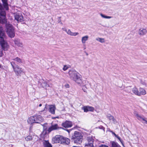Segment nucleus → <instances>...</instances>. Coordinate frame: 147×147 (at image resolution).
I'll return each mask as SVG.
<instances>
[{"instance_id": "1", "label": "nucleus", "mask_w": 147, "mask_h": 147, "mask_svg": "<svg viewBox=\"0 0 147 147\" xmlns=\"http://www.w3.org/2000/svg\"><path fill=\"white\" fill-rule=\"evenodd\" d=\"M69 74L70 78L80 85L84 86L86 83L85 80H82L80 74L75 70L69 71Z\"/></svg>"}, {"instance_id": "2", "label": "nucleus", "mask_w": 147, "mask_h": 147, "mask_svg": "<svg viewBox=\"0 0 147 147\" xmlns=\"http://www.w3.org/2000/svg\"><path fill=\"white\" fill-rule=\"evenodd\" d=\"M5 38V35L1 27L0 28V43L3 50L5 51L8 50L9 46L7 42L4 40Z\"/></svg>"}, {"instance_id": "3", "label": "nucleus", "mask_w": 147, "mask_h": 147, "mask_svg": "<svg viewBox=\"0 0 147 147\" xmlns=\"http://www.w3.org/2000/svg\"><path fill=\"white\" fill-rule=\"evenodd\" d=\"M11 65L13 69V71L16 75L17 76H21V74L24 73V69L20 67L18 65H16L15 66L13 65V64H15L13 61L10 62Z\"/></svg>"}, {"instance_id": "4", "label": "nucleus", "mask_w": 147, "mask_h": 147, "mask_svg": "<svg viewBox=\"0 0 147 147\" xmlns=\"http://www.w3.org/2000/svg\"><path fill=\"white\" fill-rule=\"evenodd\" d=\"M82 136L81 134L79 132L75 131L74 134L72 136V139H75L74 143L80 144L82 142Z\"/></svg>"}, {"instance_id": "5", "label": "nucleus", "mask_w": 147, "mask_h": 147, "mask_svg": "<svg viewBox=\"0 0 147 147\" xmlns=\"http://www.w3.org/2000/svg\"><path fill=\"white\" fill-rule=\"evenodd\" d=\"M7 33L9 37L13 38L15 36L14 29L12 25L9 23H6Z\"/></svg>"}, {"instance_id": "6", "label": "nucleus", "mask_w": 147, "mask_h": 147, "mask_svg": "<svg viewBox=\"0 0 147 147\" xmlns=\"http://www.w3.org/2000/svg\"><path fill=\"white\" fill-rule=\"evenodd\" d=\"M0 16H1L0 19V23H1L2 24H5L7 23V19L5 18V11L1 10L0 11Z\"/></svg>"}, {"instance_id": "7", "label": "nucleus", "mask_w": 147, "mask_h": 147, "mask_svg": "<svg viewBox=\"0 0 147 147\" xmlns=\"http://www.w3.org/2000/svg\"><path fill=\"white\" fill-rule=\"evenodd\" d=\"M34 116L35 123H40L44 120V118L40 115H36Z\"/></svg>"}, {"instance_id": "8", "label": "nucleus", "mask_w": 147, "mask_h": 147, "mask_svg": "<svg viewBox=\"0 0 147 147\" xmlns=\"http://www.w3.org/2000/svg\"><path fill=\"white\" fill-rule=\"evenodd\" d=\"M15 19L18 22H22L24 21V19L21 13H15L14 15Z\"/></svg>"}, {"instance_id": "9", "label": "nucleus", "mask_w": 147, "mask_h": 147, "mask_svg": "<svg viewBox=\"0 0 147 147\" xmlns=\"http://www.w3.org/2000/svg\"><path fill=\"white\" fill-rule=\"evenodd\" d=\"M62 29L65 31L70 36H75L79 34V33L78 32H71L70 29L67 30L66 28H63Z\"/></svg>"}, {"instance_id": "10", "label": "nucleus", "mask_w": 147, "mask_h": 147, "mask_svg": "<svg viewBox=\"0 0 147 147\" xmlns=\"http://www.w3.org/2000/svg\"><path fill=\"white\" fill-rule=\"evenodd\" d=\"M72 122L69 121H66L62 123V126L65 128H68L71 127L72 126Z\"/></svg>"}, {"instance_id": "11", "label": "nucleus", "mask_w": 147, "mask_h": 147, "mask_svg": "<svg viewBox=\"0 0 147 147\" xmlns=\"http://www.w3.org/2000/svg\"><path fill=\"white\" fill-rule=\"evenodd\" d=\"M62 136L60 135H56L53 138L52 140L55 143H61Z\"/></svg>"}, {"instance_id": "12", "label": "nucleus", "mask_w": 147, "mask_h": 147, "mask_svg": "<svg viewBox=\"0 0 147 147\" xmlns=\"http://www.w3.org/2000/svg\"><path fill=\"white\" fill-rule=\"evenodd\" d=\"M82 109L85 112H87L88 111H93L94 110V107L89 106H84Z\"/></svg>"}, {"instance_id": "13", "label": "nucleus", "mask_w": 147, "mask_h": 147, "mask_svg": "<svg viewBox=\"0 0 147 147\" xmlns=\"http://www.w3.org/2000/svg\"><path fill=\"white\" fill-rule=\"evenodd\" d=\"M15 45L18 47L23 48L24 45L22 42L19 39H16L14 41Z\"/></svg>"}, {"instance_id": "14", "label": "nucleus", "mask_w": 147, "mask_h": 147, "mask_svg": "<svg viewBox=\"0 0 147 147\" xmlns=\"http://www.w3.org/2000/svg\"><path fill=\"white\" fill-rule=\"evenodd\" d=\"M147 33V30L144 28H140L138 31V34L141 36L145 35Z\"/></svg>"}, {"instance_id": "15", "label": "nucleus", "mask_w": 147, "mask_h": 147, "mask_svg": "<svg viewBox=\"0 0 147 147\" xmlns=\"http://www.w3.org/2000/svg\"><path fill=\"white\" fill-rule=\"evenodd\" d=\"M60 128H62L59 127L57 124H55L53 125L50 127L48 129V131L49 132H50L53 130H56Z\"/></svg>"}, {"instance_id": "16", "label": "nucleus", "mask_w": 147, "mask_h": 147, "mask_svg": "<svg viewBox=\"0 0 147 147\" xmlns=\"http://www.w3.org/2000/svg\"><path fill=\"white\" fill-rule=\"evenodd\" d=\"M70 142L69 139L66 138H64L62 136L61 143L65 144H68Z\"/></svg>"}, {"instance_id": "17", "label": "nucleus", "mask_w": 147, "mask_h": 147, "mask_svg": "<svg viewBox=\"0 0 147 147\" xmlns=\"http://www.w3.org/2000/svg\"><path fill=\"white\" fill-rule=\"evenodd\" d=\"M27 121L28 123L29 124H32L35 123L34 116H31L29 117L27 119Z\"/></svg>"}, {"instance_id": "18", "label": "nucleus", "mask_w": 147, "mask_h": 147, "mask_svg": "<svg viewBox=\"0 0 147 147\" xmlns=\"http://www.w3.org/2000/svg\"><path fill=\"white\" fill-rule=\"evenodd\" d=\"M132 92L134 94L139 96V90L135 86L132 88Z\"/></svg>"}, {"instance_id": "19", "label": "nucleus", "mask_w": 147, "mask_h": 147, "mask_svg": "<svg viewBox=\"0 0 147 147\" xmlns=\"http://www.w3.org/2000/svg\"><path fill=\"white\" fill-rule=\"evenodd\" d=\"M89 38V36L88 35H85L82 37L81 38V42L84 45L85 44L87 40H88Z\"/></svg>"}, {"instance_id": "20", "label": "nucleus", "mask_w": 147, "mask_h": 147, "mask_svg": "<svg viewBox=\"0 0 147 147\" xmlns=\"http://www.w3.org/2000/svg\"><path fill=\"white\" fill-rule=\"evenodd\" d=\"M56 109L55 106L51 105L49 106V112L52 114L55 113V110Z\"/></svg>"}, {"instance_id": "21", "label": "nucleus", "mask_w": 147, "mask_h": 147, "mask_svg": "<svg viewBox=\"0 0 147 147\" xmlns=\"http://www.w3.org/2000/svg\"><path fill=\"white\" fill-rule=\"evenodd\" d=\"M146 94V92L144 88H140L139 89V96L141 95H144Z\"/></svg>"}, {"instance_id": "22", "label": "nucleus", "mask_w": 147, "mask_h": 147, "mask_svg": "<svg viewBox=\"0 0 147 147\" xmlns=\"http://www.w3.org/2000/svg\"><path fill=\"white\" fill-rule=\"evenodd\" d=\"M134 116L138 120L140 121L142 120L143 117H142V116L139 115L137 111H134Z\"/></svg>"}, {"instance_id": "23", "label": "nucleus", "mask_w": 147, "mask_h": 147, "mask_svg": "<svg viewBox=\"0 0 147 147\" xmlns=\"http://www.w3.org/2000/svg\"><path fill=\"white\" fill-rule=\"evenodd\" d=\"M12 60L16 61L18 64L21 63H22V60L18 57H17L14 59H12Z\"/></svg>"}, {"instance_id": "24", "label": "nucleus", "mask_w": 147, "mask_h": 147, "mask_svg": "<svg viewBox=\"0 0 147 147\" xmlns=\"http://www.w3.org/2000/svg\"><path fill=\"white\" fill-rule=\"evenodd\" d=\"M44 147H52L51 144L47 141H45L43 142Z\"/></svg>"}, {"instance_id": "25", "label": "nucleus", "mask_w": 147, "mask_h": 147, "mask_svg": "<svg viewBox=\"0 0 147 147\" xmlns=\"http://www.w3.org/2000/svg\"><path fill=\"white\" fill-rule=\"evenodd\" d=\"M4 7L6 10L8 9V4L7 3V0H2Z\"/></svg>"}, {"instance_id": "26", "label": "nucleus", "mask_w": 147, "mask_h": 147, "mask_svg": "<svg viewBox=\"0 0 147 147\" xmlns=\"http://www.w3.org/2000/svg\"><path fill=\"white\" fill-rule=\"evenodd\" d=\"M111 132L112 133V134L114 135L115 137H116L119 140V141L121 142L122 145L124 146V144L123 143V140L121 139V138L119 136L117 135H116L114 132H113L111 131Z\"/></svg>"}, {"instance_id": "27", "label": "nucleus", "mask_w": 147, "mask_h": 147, "mask_svg": "<svg viewBox=\"0 0 147 147\" xmlns=\"http://www.w3.org/2000/svg\"><path fill=\"white\" fill-rule=\"evenodd\" d=\"M96 40L97 41L101 43H105V39L103 38L97 37L96 39Z\"/></svg>"}, {"instance_id": "28", "label": "nucleus", "mask_w": 147, "mask_h": 147, "mask_svg": "<svg viewBox=\"0 0 147 147\" xmlns=\"http://www.w3.org/2000/svg\"><path fill=\"white\" fill-rule=\"evenodd\" d=\"M87 143H92L93 144L94 139L92 137H89L87 138Z\"/></svg>"}, {"instance_id": "29", "label": "nucleus", "mask_w": 147, "mask_h": 147, "mask_svg": "<svg viewBox=\"0 0 147 147\" xmlns=\"http://www.w3.org/2000/svg\"><path fill=\"white\" fill-rule=\"evenodd\" d=\"M111 147H121L117 143L113 142L112 143Z\"/></svg>"}, {"instance_id": "30", "label": "nucleus", "mask_w": 147, "mask_h": 147, "mask_svg": "<svg viewBox=\"0 0 147 147\" xmlns=\"http://www.w3.org/2000/svg\"><path fill=\"white\" fill-rule=\"evenodd\" d=\"M93 144L92 143H86L85 147H93Z\"/></svg>"}, {"instance_id": "31", "label": "nucleus", "mask_w": 147, "mask_h": 147, "mask_svg": "<svg viewBox=\"0 0 147 147\" xmlns=\"http://www.w3.org/2000/svg\"><path fill=\"white\" fill-rule=\"evenodd\" d=\"M100 15L102 18L105 19H110L112 18V17L105 16L101 13L100 14Z\"/></svg>"}, {"instance_id": "32", "label": "nucleus", "mask_w": 147, "mask_h": 147, "mask_svg": "<svg viewBox=\"0 0 147 147\" xmlns=\"http://www.w3.org/2000/svg\"><path fill=\"white\" fill-rule=\"evenodd\" d=\"M25 140L27 141H29L32 140V137L31 136H29L25 138Z\"/></svg>"}, {"instance_id": "33", "label": "nucleus", "mask_w": 147, "mask_h": 147, "mask_svg": "<svg viewBox=\"0 0 147 147\" xmlns=\"http://www.w3.org/2000/svg\"><path fill=\"white\" fill-rule=\"evenodd\" d=\"M108 117L109 119L110 120H112L114 122H115V119L114 117L113 116L110 115L109 116H108Z\"/></svg>"}, {"instance_id": "34", "label": "nucleus", "mask_w": 147, "mask_h": 147, "mask_svg": "<svg viewBox=\"0 0 147 147\" xmlns=\"http://www.w3.org/2000/svg\"><path fill=\"white\" fill-rule=\"evenodd\" d=\"M32 138V140L34 141L37 140L38 139V136L36 135H34L33 136Z\"/></svg>"}, {"instance_id": "35", "label": "nucleus", "mask_w": 147, "mask_h": 147, "mask_svg": "<svg viewBox=\"0 0 147 147\" xmlns=\"http://www.w3.org/2000/svg\"><path fill=\"white\" fill-rule=\"evenodd\" d=\"M68 68V67L66 66V65H65L63 68V69L64 71H65L67 70Z\"/></svg>"}, {"instance_id": "36", "label": "nucleus", "mask_w": 147, "mask_h": 147, "mask_svg": "<svg viewBox=\"0 0 147 147\" xmlns=\"http://www.w3.org/2000/svg\"><path fill=\"white\" fill-rule=\"evenodd\" d=\"M142 120H143L144 121V123H146L147 124V121H146V119L145 118H143L142 119Z\"/></svg>"}, {"instance_id": "37", "label": "nucleus", "mask_w": 147, "mask_h": 147, "mask_svg": "<svg viewBox=\"0 0 147 147\" xmlns=\"http://www.w3.org/2000/svg\"><path fill=\"white\" fill-rule=\"evenodd\" d=\"M3 55V51L2 50L0 49V57H2Z\"/></svg>"}, {"instance_id": "38", "label": "nucleus", "mask_w": 147, "mask_h": 147, "mask_svg": "<svg viewBox=\"0 0 147 147\" xmlns=\"http://www.w3.org/2000/svg\"><path fill=\"white\" fill-rule=\"evenodd\" d=\"M99 147H109L108 146L104 145H101L99 146Z\"/></svg>"}, {"instance_id": "39", "label": "nucleus", "mask_w": 147, "mask_h": 147, "mask_svg": "<svg viewBox=\"0 0 147 147\" xmlns=\"http://www.w3.org/2000/svg\"><path fill=\"white\" fill-rule=\"evenodd\" d=\"M43 86H44L45 85V86L46 87H47V86H49V85L47 84V83H44L43 84Z\"/></svg>"}, {"instance_id": "40", "label": "nucleus", "mask_w": 147, "mask_h": 147, "mask_svg": "<svg viewBox=\"0 0 147 147\" xmlns=\"http://www.w3.org/2000/svg\"><path fill=\"white\" fill-rule=\"evenodd\" d=\"M65 86L66 88H69V84H67L65 85Z\"/></svg>"}, {"instance_id": "41", "label": "nucleus", "mask_w": 147, "mask_h": 147, "mask_svg": "<svg viewBox=\"0 0 147 147\" xmlns=\"http://www.w3.org/2000/svg\"><path fill=\"white\" fill-rule=\"evenodd\" d=\"M47 105H46V106L44 107V109L41 111H40V112H42L43 111H45V109H46V107H47Z\"/></svg>"}, {"instance_id": "42", "label": "nucleus", "mask_w": 147, "mask_h": 147, "mask_svg": "<svg viewBox=\"0 0 147 147\" xmlns=\"http://www.w3.org/2000/svg\"><path fill=\"white\" fill-rule=\"evenodd\" d=\"M2 8H3V7H2V6L1 5V4H0V9L1 10L2 9Z\"/></svg>"}, {"instance_id": "43", "label": "nucleus", "mask_w": 147, "mask_h": 147, "mask_svg": "<svg viewBox=\"0 0 147 147\" xmlns=\"http://www.w3.org/2000/svg\"><path fill=\"white\" fill-rule=\"evenodd\" d=\"M42 105L41 104H40L39 105V106L40 107Z\"/></svg>"}, {"instance_id": "44", "label": "nucleus", "mask_w": 147, "mask_h": 147, "mask_svg": "<svg viewBox=\"0 0 147 147\" xmlns=\"http://www.w3.org/2000/svg\"><path fill=\"white\" fill-rule=\"evenodd\" d=\"M65 109L64 108H63V109H62V111H65Z\"/></svg>"}, {"instance_id": "45", "label": "nucleus", "mask_w": 147, "mask_h": 147, "mask_svg": "<svg viewBox=\"0 0 147 147\" xmlns=\"http://www.w3.org/2000/svg\"><path fill=\"white\" fill-rule=\"evenodd\" d=\"M82 89H83V90H84V92H86V91H85V90H84V89H83V88Z\"/></svg>"}, {"instance_id": "46", "label": "nucleus", "mask_w": 147, "mask_h": 147, "mask_svg": "<svg viewBox=\"0 0 147 147\" xmlns=\"http://www.w3.org/2000/svg\"><path fill=\"white\" fill-rule=\"evenodd\" d=\"M143 84L144 85H146L145 84Z\"/></svg>"}, {"instance_id": "47", "label": "nucleus", "mask_w": 147, "mask_h": 147, "mask_svg": "<svg viewBox=\"0 0 147 147\" xmlns=\"http://www.w3.org/2000/svg\"><path fill=\"white\" fill-rule=\"evenodd\" d=\"M1 27H1V26H0V28H1Z\"/></svg>"}]
</instances>
